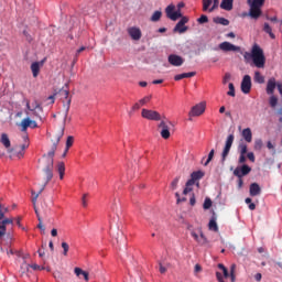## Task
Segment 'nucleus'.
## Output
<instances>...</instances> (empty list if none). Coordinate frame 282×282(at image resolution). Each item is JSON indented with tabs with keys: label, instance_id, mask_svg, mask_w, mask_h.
<instances>
[{
	"label": "nucleus",
	"instance_id": "c756f323",
	"mask_svg": "<svg viewBox=\"0 0 282 282\" xmlns=\"http://www.w3.org/2000/svg\"><path fill=\"white\" fill-rule=\"evenodd\" d=\"M253 80H254V83H258L259 85H263V83H265V77L263 75H261V73L259 70H257L254 73Z\"/></svg>",
	"mask_w": 282,
	"mask_h": 282
},
{
	"label": "nucleus",
	"instance_id": "69168bd1",
	"mask_svg": "<svg viewBox=\"0 0 282 282\" xmlns=\"http://www.w3.org/2000/svg\"><path fill=\"white\" fill-rule=\"evenodd\" d=\"M194 272H195V273L202 272V265L195 264V267H194Z\"/></svg>",
	"mask_w": 282,
	"mask_h": 282
},
{
	"label": "nucleus",
	"instance_id": "c9c22d12",
	"mask_svg": "<svg viewBox=\"0 0 282 282\" xmlns=\"http://www.w3.org/2000/svg\"><path fill=\"white\" fill-rule=\"evenodd\" d=\"M263 32H265L267 34H269L270 39H276V35H274L272 33V26L268 23H264V26H263Z\"/></svg>",
	"mask_w": 282,
	"mask_h": 282
},
{
	"label": "nucleus",
	"instance_id": "a19ab883",
	"mask_svg": "<svg viewBox=\"0 0 282 282\" xmlns=\"http://www.w3.org/2000/svg\"><path fill=\"white\" fill-rule=\"evenodd\" d=\"M151 98H153V96L151 95L143 97L142 99L139 100V105H141V107L149 105V102H151Z\"/></svg>",
	"mask_w": 282,
	"mask_h": 282
},
{
	"label": "nucleus",
	"instance_id": "ea45409f",
	"mask_svg": "<svg viewBox=\"0 0 282 282\" xmlns=\"http://www.w3.org/2000/svg\"><path fill=\"white\" fill-rule=\"evenodd\" d=\"M253 149H254V151H261V149H263V140L256 139Z\"/></svg>",
	"mask_w": 282,
	"mask_h": 282
},
{
	"label": "nucleus",
	"instance_id": "c03bdc74",
	"mask_svg": "<svg viewBox=\"0 0 282 282\" xmlns=\"http://www.w3.org/2000/svg\"><path fill=\"white\" fill-rule=\"evenodd\" d=\"M212 206H213V200L209 197L205 198V202L203 204L204 210H208Z\"/></svg>",
	"mask_w": 282,
	"mask_h": 282
},
{
	"label": "nucleus",
	"instance_id": "f8f14e48",
	"mask_svg": "<svg viewBox=\"0 0 282 282\" xmlns=\"http://www.w3.org/2000/svg\"><path fill=\"white\" fill-rule=\"evenodd\" d=\"M28 144H22L21 150H19L18 148H13L9 149L8 153L11 154V158H18L19 160H21V158L25 155V149H28Z\"/></svg>",
	"mask_w": 282,
	"mask_h": 282
},
{
	"label": "nucleus",
	"instance_id": "4d7b16f0",
	"mask_svg": "<svg viewBox=\"0 0 282 282\" xmlns=\"http://www.w3.org/2000/svg\"><path fill=\"white\" fill-rule=\"evenodd\" d=\"M238 164H246V154H240L238 159Z\"/></svg>",
	"mask_w": 282,
	"mask_h": 282
},
{
	"label": "nucleus",
	"instance_id": "9b49d317",
	"mask_svg": "<svg viewBox=\"0 0 282 282\" xmlns=\"http://www.w3.org/2000/svg\"><path fill=\"white\" fill-rule=\"evenodd\" d=\"M221 52H241V47L237 46L230 42H223L218 45Z\"/></svg>",
	"mask_w": 282,
	"mask_h": 282
},
{
	"label": "nucleus",
	"instance_id": "473e14b6",
	"mask_svg": "<svg viewBox=\"0 0 282 282\" xmlns=\"http://www.w3.org/2000/svg\"><path fill=\"white\" fill-rule=\"evenodd\" d=\"M214 23H217L218 25H230V21L226 18H214Z\"/></svg>",
	"mask_w": 282,
	"mask_h": 282
},
{
	"label": "nucleus",
	"instance_id": "338daca9",
	"mask_svg": "<svg viewBox=\"0 0 282 282\" xmlns=\"http://www.w3.org/2000/svg\"><path fill=\"white\" fill-rule=\"evenodd\" d=\"M254 279H256V281H261V279H263V275L261 274V273H257L256 275H254Z\"/></svg>",
	"mask_w": 282,
	"mask_h": 282
},
{
	"label": "nucleus",
	"instance_id": "ddd939ff",
	"mask_svg": "<svg viewBox=\"0 0 282 282\" xmlns=\"http://www.w3.org/2000/svg\"><path fill=\"white\" fill-rule=\"evenodd\" d=\"M191 236L193 237V239H195V241H197V243H199V246H206L208 243V239L206 238V236H204L202 229L198 230V234L192 231Z\"/></svg>",
	"mask_w": 282,
	"mask_h": 282
},
{
	"label": "nucleus",
	"instance_id": "09e8293b",
	"mask_svg": "<svg viewBox=\"0 0 282 282\" xmlns=\"http://www.w3.org/2000/svg\"><path fill=\"white\" fill-rule=\"evenodd\" d=\"M213 6L209 8V12H215L219 8V0H212Z\"/></svg>",
	"mask_w": 282,
	"mask_h": 282
},
{
	"label": "nucleus",
	"instance_id": "6e6d98bb",
	"mask_svg": "<svg viewBox=\"0 0 282 282\" xmlns=\"http://www.w3.org/2000/svg\"><path fill=\"white\" fill-rule=\"evenodd\" d=\"M25 268H32V270H43L39 264H24Z\"/></svg>",
	"mask_w": 282,
	"mask_h": 282
},
{
	"label": "nucleus",
	"instance_id": "e433bc0d",
	"mask_svg": "<svg viewBox=\"0 0 282 282\" xmlns=\"http://www.w3.org/2000/svg\"><path fill=\"white\" fill-rule=\"evenodd\" d=\"M160 19H162V11H154L150 21H152L153 23H158V21H160Z\"/></svg>",
	"mask_w": 282,
	"mask_h": 282
},
{
	"label": "nucleus",
	"instance_id": "1a4fd4ad",
	"mask_svg": "<svg viewBox=\"0 0 282 282\" xmlns=\"http://www.w3.org/2000/svg\"><path fill=\"white\" fill-rule=\"evenodd\" d=\"M242 94H250L252 89V77L250 75H245L240 85Z\"/></svg>",
	"mask_w": 282,
	"mask_h": 282
},
{
	"label": "nucleus",
	"instance_id": "b1692460",
	"mask_svg": "<svg viewBox=\"0 0 282 282\" xmlns=\"http://www.w3.org/2000/svg\"><path fill=\"white\" fill-rule=\"evenodd\" d=\"M249 193L251 197H257V195H261V186H259V183H252L249 187Z\"/></svg>",
	"mask_w": 282,
	"mask_h": 282
},
{
	"label": "nucleus",
	"instance_id": "79ce46f5",
	"mask_svg": "<svg viewBox=\"0 0 282 282\" xmlns=\"http://www.w3.org/2000/svg\"><path fill=\"white\" fill-rule=\"evenodd\" d=\"M240 155H246L248 153V145L246 143H240L238 147Z\"/></svg>",
	"mask_w": 282,
	"mask_h": 282
},
{
	"label": "nucleus",
	"instance_id": "0eeeda50",
	"mask_svg": "<svg viewBox=\"0 0 282 282\" xmlns=\"http://www.w3.org/2000/svg\"><path fill=\"white\" fill-rule=\"evenodd\" d=\"M252 167L250 165L243 164L242 166H237L234 170V175L238 178L246 177V175H250Z\"/></svg>",
	"mask_w": 282,
	"mask_h": 282
},
{
	"label": "nucleus",
	"instance_id": "dca6fc26",
	"mask_svg": "<svg viewBox=\"0 0 282 282\" xmlns=\"http://www.w3.org/2000/svg\"><path fill=\"white\" fill-rule=\"evenodd\" d=\"M128 34L132 39V41H140L142 39V31L138 26L129 28Z\"/></svg>",
	"mask_w": 282,
	"mask_h": 282
},
{
	"label": "nucleus",
	"instance_id": "603ef678",
	"mask_svg": "<svg viewBox=\"0 0 282 282\" xmlns=\"http://www.w3.org/2000/svg\"><path fill=\"white\" fill-rule=\"evenodd\" d=\"M197 22L200 23V25L208 23V15H200V18L197 19Z\"/></svg>",
	"mask_w": 282,
	"mask_h": 282
},
{
	"label": "nucleus",
	"instance_id": "3c124183",
	"mask_svg": "<svg viewBox=\"0 0 282 282\" xmlns=\"http://www.w3.org/2000/svg\"><path fill=\"white\" fill-rule=\"evenodd\" d=\"M193 185H188V181L185 184V188L183 189V195H188V193H191V191H193Z\"/></svg>",
	"mask_w": 282,
	"mask_h": 282
},
{
	"label": "nucleus",
	"instance_id": "f704fd0d",
	"mask_svg": "<svg viewBox=\"0 0 282 282\" xmlns=\"http://www.w3.org/2000/svg\"><path fill=\"white\" fill-rule=\"evenodd\" d=\"M209 230H213L214 232H219V227L217 226V220L215 218H212L208 224Z\"/></svg>",
	"mask_w": 282,
	"mask_h": 282
},
{
	"label": "nucleus",
	"instance_id": "680f3d73",
	"mask_svg": "<svg viewBox=\"0 0 282 282\" xmlns=\"http://www.w3.org/2000/svg\"><path fill=\"white\" fill-rule=\"evenodd\" d=\"M159 265H160V268H159L160 273L165 274L166 268L164 265H162V262H160Z\"/></svg>",
	"mask_w": 282,
	"mask_h": 282
},
{
	"label": "nucleus",
	"instance_id": "2f4dec72",
	"mask_svg": "<svg viewBox=\"0 0 282 282\" xmlns=\"http://www.w3.org/2000/svg\"><path fill=\"white\" fill-rule=\"evenodd\" d=\"M269 105H270L271 109H276V106L279 105V97L271 95L269 98Z\"/></svg>",
	"mask_w": 282,
	"mask_h": 282
},
{
	"label": "nucleus",
	"instance_id": "72a5a7b5",
	"mask_svg": "<svg viewBox=\"0 0 282 282\" xmlns=\"http://www.w3.org/2000/svg\"><path fill=\"white\" fill-rule=\"evenodd\" d=\"M57 172L59 173V180H63L65 177V163H57Z\"/></svg>",
	"mask_w": 282,
	"mask_h": 282
},
{
	"label": "nucleus",
	"instance_id": "412c9836",
	"mask_svg": "<svg viewBox=\"0 0 282 282\" xmlns=\"http://www.w3.org/2000/svg\"><path fill=\"white\" fill-rule=\"evenodd\" d=\"M8 224L13 225L14 219L6 218L1 221V224H0V238L6 237V226H8Z\"/></svg>",
	"mask_w": 282,
	"mask_h": 282
},
{
	"label": "nucleus",
	"instance_id": "f3484780",
	"mask_svg": "<svg viewBox=\"0 0 282 282\" xmlns=\"http://www.w3.org/2000/svg\"><path fill=\"white\" fill-rule=\"evenodd\" d=\"M278 85L279 84H276V78H274V77L269 78V80L267 82V94H268V96L274 95V90L276 89Z\"/></svg>",
	"mask_w": 282,
	"mask_h": 282
},
{
	"label": "nucleus",
	"instance_id": "f03ea898",
	"mask_svg": "<svg viewBox=\"0 0 282 282\" xmlns=\"http://www.w3.org/2000/svg\"><path fill=\"white\" fill-rule=\"evenodd\" d=\"M245 61H249L252 58L254 67L258 69H263L265 67V54L263 53V48L258 44H254L251 48V53L246 52L243 55Z\"/></svg>",
	"mask_w": 282,
	"mask_h": 282
},
{
	"label": "nucleus",
	"instance_id": "49530a36",
	"mask_svg": "<svg viewBox=\"0 0 282 282\" xmlns=\"http://www.w3.org/2000/svg\"><path fill=\"white\" fill-rule=\"evenodd\" d=\"M213 158H215V150H210L208 158H207L206 162L204 163V166H208V164H210V162L213 161Z\"/></svg>",
	"mask_w": 282,
	"mask_h": 282
},
{
	"label": "nucleus",
	"instance_id": "37998d69",
	"mask_svg": "<svg viewBox=\"0 0 282 282\" xmlns=\"http://www.w3.org/2000/svg\"><path fill=\"white\" fill-rule=\"evenodd\" d=\"M180 180H181V176H176L172 182H171V189L172 191H175L177 188V185L180 184Z\"/></svg>",
	"mask_w": 282,
	"mask_h": 282
},
{
	"label": "nucleus",
	"instance_id": "58836bf2",
	"mask_svg": "<svg viewBox=\"0 0 282 282\" xmlns=\"http://www.w3.org/2000/svg\"><path fill=\"white\" fill-rule=\"evenodd\" d=\"M213 0H203V12H209Z\"/></svg>",
	"mask_w": 282,
	"mask_h": 282
},
{
	"label": "nucleus",
	"instance_id": "4be33fe9",
	"mask_svg": "<svg viewBox=\"0 0 282 282\" xmlns=\"http://www.w3.org/2000/svg\"><path fill=\"white\" fill-rule=\"evenodd\" d=\"M43 65V62H34L31 64V72L33 75V78H37L39 74L41 73V66Z\"/></svg>",
	"mask_w": 282,
	"mask_h": 282
},
{
	"label": "nucleus",
	"instance_id": "052dcab7",
	"mask_svg": "<svg viewBox=\"0 0 282 282\" xmlns=\"http://www.w3.org/2000/svg\"><path fill=\"white\" fill-rule=\"evenodd\" d=\"M82 204L84 206V208H87V194H84L82 197Z\"/></svg>",
	"mask_w": 282,
	"mask_h": 282
},
{
	"label": "nucleus",
	"instance_id": "5fc2aeb1",
	"mask_svg": "<svg viewBox=\"0 0 282 282\" xmlns=\"http://www.w3.org/2000/svg\"><path fill=\"white\" fill-rule=\"evenodd\" d=\"M174 17H176L175 19H172V21H177V19H182L184 18L182 15V10L177 9V11H174Z\"/></svg>",
	"mask_w": 282,
	"mask_h": 282
},
{
	"label": "nucleus",
	"instance_id": "20e7f679",
	"mask_svg": "<svg viewBox=\"0 0 282 282\" xmlns=\"http://www.w3.org/2000/svg\"><path fill=\"white\" fill-rule=\"evenodd\" d=\"M26 109L28 111L32 112L34 118L43 122V117H41V113H43V107L41 106V104H39V101L34 102L33 108L32 106H30V101H26Z\"/></svg>",
	"mask_w": 282,
	"mask_h": 282
},
{
	"label": "nucleus",
	"instance_id": "6e6552de",
	"mask_svg": "<svg viewBox=\"0 0 282 282\" xmlns=\"http://www.w3.org/2000/svg\"><path fill=\"white\" fill-rule=\"evenodd\" d=\"M186 23H188V17H183L174 26L173 32H178V34L188 32V26H186Z\"/></svg>",
	"mask_w": 282,
	"mask_h": 282
},
{
	"label": "nucleus",
	"instance_id": "0e129e2a",
	"mask_svg": "<svg viewBox=\"0 0 282 282\" xmlns=\"http://www.w3.org/2000/svg\"><path fill=\"white\" fill-rule=\"evenodd\" d=\"M216 278L218 282H224V275L220 272H216Z\"/></svg>",
	"mask_w": 282,
	"mask_h": 282
},
{
	"label": "nucleus",
	"instance_id": "4c0bfd02",
	"mask_svg": "<svg viewBox=\"0 0 282 282\" xmlns=\"http://www.w3.org/2000/svg\"><path fill=\"white\" fill-rule=\"evenodd\" d=\"M236 270H237V264H231V267H230V274H229L231 282H236L237 281V275L235 274Z\"/></svg>",
	"mask_w": 282,
	"mask_h": 282
},
{
	"label": "nucleus",
	"instance_id": "cd10ccee",
	"mask_svg": "<svg viewBox=\"0 0 282 282\" xmlns=\"http://www.w3.org/2000/svg\"><path fill=\"white\" fill-rule=\"evenodd\" d=\"M165 13H166V17L167 19H171V21H173V19H175V6L173 4H170L166 7L165 9Z\"/></svg>",
	"mask_w": 282,
	"mask_h": 282
},
{
	"label": "nucleus",
	"instance_id": "39448f33",
	"mask_svg": "<svg viewBox=\"0 0 282 282\" xmlns=\"http://www.w3.org/2000/svg\"><path fill=\"white\" fill-rule=\"evenodd\" d=\"M235 142V134H229L226 139L225 147L221 153V162H226V158L230 154V149Z\"/></svg>",
	"mask_w": 282,
	"mask_h": 282
},
{
	"label": "nucleus",
	"instance_id": "774afa93",
	"mask_svg": "<svg viewBox=\"0 0 282 282\" xmlns=\"http://www.w3.org/2000/svg\"><path fill=\"white\" fill-rule=\"evenodd\" d=\"M276 88H278L280 96H282V84H278Z\"/></svg>",
	"mask_w": 282,
	"mask_h": 282
},
{
	"label": "nucleus",
	"instance_id": "7c9ffc66",
	"mask_svg": "<svg viewBox=\"0 0 282 282\" xmlns=\"http://www.w3.org/2000/svg\"><path fill=\"white\" fill-rule=\"evenodd\" d=\"M0 142H1V144H3V147L6 149H10V147H11L10 138L6 133L1 134Z\"/></svg>",
	"mask_w": 282,
	"mask_h": 282
},
{
	"label": "nucleus",
	"instance_id": "864d4df0",
	"mask_svg": "<svg viewBox=\"0 0 282 282\" xmlns=\"http://www.w3.org/2000/svg\"><path fill=\"white\" fill-rule=\"evenodd\" d=\"M39 225H37V228L40 230H42V234L45 235V226H43V219H41V217H39Z\"/></svg>",
	"mask_w": 282,
	"mask_h": 282
},
{
	"label": "nucleus",
	"instance_id": "4468645a",
	"mask_svg": "<svg viewBox=\"0 0 282 282\" xmlns=\"http://www.w3.org/2000/svg\"><path fill=\"white\" fill-rule=\"evenodd\" d=\"M167 62L170 65H173V67H182V65H184V58L175 54L169 55Z\"/></svg>",
	"mask_w": 282,
	"mask_h": 282
},
{
	"label": "nucleus",
	"instance_id": "7ed1b4c3",
	"mask_svg": "<svg viewBox=\"0 0 282 282\" xmlns=\"http://www.w3.org/2000/svg\"><path fill=\"white\" fill-rule=\"evenodd\" d=\"M249 6V17L251 19H259L261 17V8L265 4V0H248Z\"/></svg>",
	"mask_w": 282,
	"mask_h": 282
},
{
	"label": "nucleus",
	"instance_id": "bb28decb",
	"mask_svg": "<svg viewBox=\"0 0 282 282\" xmlns=\"http://www.w3.org/2000/svg\"><path fill=\"white\" fill-rule=\"evenodd\" d=\"M235 0H223L220 3L221 10H226L227 12H230L232 10V3Z\"/></svg>",
	"mask_w": 282,
	"mask_h": 282
},
{
	"label": "nucleus",
	"instance_id": "c85d7f7f",
	"mask_svg": "<svg viewBox=\"0 0 282 282\" xmlns=\"http://www.w3.org/2000/svg\"><path fill=\"white\" fill-rule=\"evenodd\" d=\"M74 272H75L76 276L82 275V276H84L85 281H89V273L87 271H83V269L77 267L74 269Z\"/></svg>",
	"mask_w": 282,
	"mask_h": 282
},
{
	"label": "nucleus",
	"instance_id": "393cba45",
	"mask_svg": "<svg viewBox=\"0 0 282 282\" xmlns=\"http://www.w3.org/2000/svg\"><path fill=\"white\" fill-rule=\"evenodd\" d=\"M196 72H189V73H183L174 76V80H184V78H193V76H196Z\"/></svg>",
	"mask_w": 282,
	"mask_h": 282
},
{
	"label": "nucleus",
	"instance_id": "8fccbe9b",
	"mask_svg": "<svg viewBox=\"0 0 282 282\" xmlns=\"http://www.w3.org/2000/svg\"><path fill=\"white\" fill-rule=\"evenodd\" d=\"M62 248H63V254L64 257H67V252H69V245L67 242H62Z\"/></svg>",
	"mask_w": 282,
	"mask_h": 282
},
{
	"label": "nucleus",
	"instance_id": "6ab92c4d",
	"mask_svg": "<svg viewBox=\"0 0 282 282\" xmlns=\"http://www.w3.org/2000/svg\"><path fill=\"white\" fill-rule=\"evenodd\" d=\"M62 96L66 99V104L64 105L66 111H65V117L64 121L67 120V116L69 113V107L72 106V98H69V90H62Z\"/></svg>",
	"mask_w": 282,
	"mask_h": 282
},
{
	"label": "nucleus",
	"instance_id": "2eb2a0df",
	"mask_svg": "<svg viewBox=\"0 0 282 282\" xmlns=\"http://www.w3.org/2000/svg\"><path fill=\"white\" fill-rule=\"evenodd\" d=\"M20 126L22 127L21 131H28L29 127H30V129H36L39 127L36 121L30 119V117L24 118L21 121Z\"/></svg>",
	"mask_w": 282,
	"mask_h": 282
},
{
	"label": "nucleus",
	"instance_id": "a211bd4d",
	"mask_svg": "<svg viewBox=\"0 0 282 282\" xmlns=\"http://www.w3.org/2000/svg\"><path fill=\"white\" fill-rule=\"evenodd\" d=\"M159 129H161V137L163 140H169L171 138V131L169 130V126L165 121L160 122Z\"/></svg>",
	"mask_w": 282,
	"mask_h": 282
},
{
	"label": "nucleus",
	"instance_id": "a878e982",
	"mask_svg": "<svg viewBox=\"0 0 282 282\" xmlns=\"http://www.w3.org/2000/svg\"><path fill=\"white\" fill-rule=\"evenodd\" d=\"M242 138L245 142H252V130L250 128L243 129L242 130Z\"/></svg>",
	"mask_w": 282,
	"mask_h": 282
},
{
	"label": "nucleus",
	"instance_id": "f257e3e1",
	"mask_svg": "<svg viewBox=\"0 0 282 282\" xmlns=\"http://www.w3.org/2000/svg\"><path fill=\"white\" fill-rule=\"evenodd\" d=\"M64 131L61 130L56 134L53 135L51 139V142L53 143L51 147V150L47 152V154L43 155L44 159V169L43 172L45 174V182L42 185L41 191H45V186L52 182V177H54V155L56 153V149H58V142H61V138H63Z\"/></svg>",
	"mask_w": 282,
	"mask_h": 282
},
{
	"label": "nucleus",
	"instance_id": "9d476101",
	"mask_svg": "<svg viewBox=\"0 0 282 282\" xmlns=\"http://www.w3.org/2000/svg\"><path fill=\"white\" fill-rule=\"evenodd\" d=\"M204 111H206V104L200 102V104H197L196 106L192 107L188 116H189V118H195L197 116H202V113H204Z\"/></svg>",
	"mask_w": 282,
	"mask_h": 282
},
{
	"label": "nucleus",
	"instance_id": "e2e57ef3",
	"mask_svg": "<svg viewBox=\"0 0 282 282\" xmlns=\"http://www.w3.org/2000/svg\"><path fill=\"white\" fill-rule=\"evenodd\" d=\"M142 107V105H140V102H135L133 106H132V111H138V109H140Z\"/></svg>",
	"mask_w": 282,
	"mask_h": 282
},
{
	"label": "nucleus",
	"instance_id": "13d9d810",
	"mask_svg": "<svg viewBox=\"0 0 282 282\" xmlns=\"http://www.w3.org/2000/svg\"><path fill=\"white\" fill-rule=\"evenodd\" d=\"M230 80V73H226L223 78V85H226Z\"/></svg>",
	"mask_w": 282,
	"mask_h": 282
},
{
	"label": "nucleus",
	"instance_id": "aec40b11",
	"mask_svg": "<svg viewBox=\"0 0 282 282\" xmlns=\"http://www.w3.org/2000/svg\"><path fill=\"white\" fill-rule=\"evenodd\" d=\"M204 172H202L200 170L195 171L191 174V180L187 181L188 185H195V182L202 180L204 177Z\"/></svg>",
	"mask_w": 282,
	"mask_h": 282
},
{
	"label": "nucleus",
	"instance_id": "de8ad7c7",
	"mask_svg": "<svg viewBox=\"0 0 282 282\" xmlns=\"http://www.w3.org/2000/svg\"><path fill=\"white\" fill-rule=\"evenodd\" d=\"M227 96H231V98H235V96H236L235 84L229 83V91H227Z\"/></svg>",
	"mask_w": 282,
	"mask_h": 282
},
{
	"label": "nucleus",
	"instance_id": "bf43d9fd",
	"mask_svg": "<svg viewBox=\"0 0 282 282\" xmlns=\"http://www.w3.org/2000/svg\"><path fill=\"white\" fill-rule=\"evenodd\" d=\"M247 158H248V160H250V162H254V160H256L253 152H248Z\"/></svg>",
	"mask_w": 282,
	"mask_h": 282
},
{
	"label": "nucleus",
	"instance_id": "423d86ee",
	"mask_svg": "<svg viewBox=\"0 0 282 282\" xmlns=\"http://www.w3.org/2000/svg\"><path fill=\"white\" fill-rule=\"evenodd\" d=\"M141 116L145 120H154L156 122L162 120V117L160 116V112H158L155 110H150V109H147V108L142 109Z\"/></svg>",
	"mask_w": 282,
	"mask_h": 282
},
{
	"label": "nucleus",
	"instance_id": "a18cd8bd",
	"mask_svg": "<svg viewBox=\"0 0 282 282\" xmlns=\"http://www.w3.org/2000/svg\"><path fill=\"white\" fill-rule=\"evenodd\" d=\"M73 145H74V137L69 135L67 137V140H66V151H69V149H72Z\"/></svg>",
	"mask_w": 282,
	"mask_h": 282
},
{
	"label": "nucleus",
	"instance_id": "5701e85b",
	"mask_svg": "<svg viewBox=\"0 0 282 282\" xmlns=\"http://www.w3.org/2000/svg\"><path fill=\"white\" fill-rule=\"evenodd\" d=\"M41 193H43V189H40L39 192H37V194H36V192H34V189H32L31 191V194H32V204H33V208H34V210H35V215H36V217H37V219H39V217H41L40 215H39V209L36 208V200L39 199V195H41Z\"/></svg>",
	"mask_w": 282,
	"mask_h": 282
}]
</instances>
